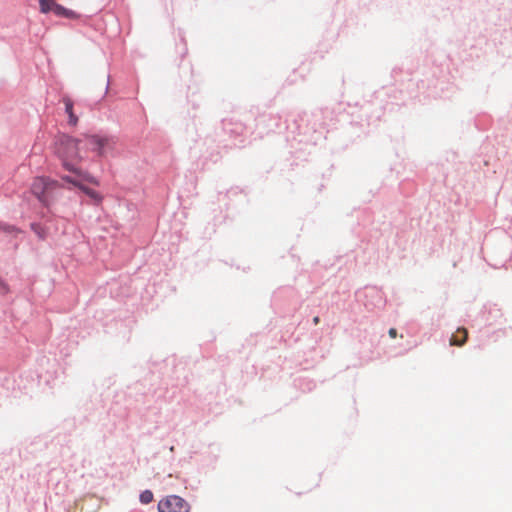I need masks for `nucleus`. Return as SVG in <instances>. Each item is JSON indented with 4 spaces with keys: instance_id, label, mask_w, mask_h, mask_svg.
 Wrapping results in <instances>:
<instances>
[{
    "instance_id": "nucleus-1",
    "label": "nucleus",
    "mask_w": 512,
    "mask_h": 512,
    "mask_svg": "<svg viewBox=\"0 0 512 512\" xmlns=\"http://www.w3.org/2000/svg\"><path fill=\"white\" fill-rule=\"evenodd\" d=\"M79 145L80 140L64 136L58 142L57 154L59 158L62 160V164L66 170L75 173L78 177L83 178V180L97 184L96 180L93 177H90L86 173H83L77 167L78 162L81 160V156L79 153Z\"/></svg>"
},
{
    "instance_id": "nucleus-2",
    "label": "nucleus",
    "mask_w": 512,
    "mask_h": 512,
    "mask_svg": "<svg viewBox=\"0 0 512 512\" xmlns=\"http://www.w3.org/2000/svg\"><path fill=\"white\" fill-rule=\"evenodd\" d=\"M58 186V183L55 181H50L47 178L39 177L34 180L31 190L40 202H42L45 206H48L50 202V194Z\"/></svg>"
},
{
    "instance_id": "nucleus-3",
    "label": "nucleus",
    "mask_w": 512,
    "mask_h": 512,
    "mask_svg": "<svg viewBox=\"0 0 512 512\" xmlns=\"http://www.w3.org/2000/svg\"><path fill=\"white\" fill-rule=\"evenodd\" d=\"M159 512H189V503L177 495H170L158 503Z\"/></svg>"
},
{
    "instance_id": "nucleus-4",
    "label": "nucleus",
    "mask_w": 512,
    "mask_h": 512,
    "mask_svg": "<svg viewBox=\"0 0 512 512\" xmlns=\"http://www.w3.org/2000/svg\"><path fill=\"white\" fill-rule=\"evenodd\" d=\"M40 11L44 14L52 12L56 16L71 18L73 12L58 4L55 0H39Z\"/></svg>"
},
{
    "instance_id": "nucleus-5",
    "label": "nucleus",
    "mask_w": 512,
    "mask_h": 512,
    "mask_svg": "<svg viewBox=\"0 0 512 512\" xmlns=\"http://www.w3.org/2000/svg\"><path fill=\"white\" fill-rule=\"evenodd\" d=\"M86 143L91 150L97 152L100 156H104L107 148H111V142L108 138L97 135L87 136Z\"/></svg>"
},
{
    "instance_id": "nucleus-6",
    "label": "nucleus",
    "mask_w": 512,
    "mask_h": 512,
    "mask_svg": "<svg viewBox=\"0 0 512 512\" xmlns=\"http://www.w3.org/2000/svg\"><path fill=\"white\" fill-rule=\"evenodd\" d=\"M63 179L73 184L74 186L79 187L86 195L92 198L95 202L100 203L102 201V196L98 192L80 184L79 179H82L81 177H78L77 175L75 178L66 176L63 177Z\"/></svg>"
},
{
    "instance_id": "nucleus-7",
    "label": "nucleus",
    "mask_w": 512,
    "mask_h": 512,
    "mask_svg": "<svg viewBox=\"0 0 512 512\" xmlns=\"http://www.w3.org/2000/svg\"><path fill=\"white\" fill-rule=\"evenodd\" d=\"M62 102L65 106V112L67 113L68 115V123L72 126H76L77 123H78V117L74 114V111H73V101L72 99L69 97V96H63L62 97Z\"/></svg>"
},
{
    "instance_id": "nucleus-8",
    "label": "nucleus",
    "mask_w": 512,
    "mask_h": 512,
    "mask_svg": "<svg viewBox=\"0 0 512 512\" xmlns=\"http://www.w3.org/2000/svg\"><path fill=\"white\" fill-rule=\"evenodd\" d=\"M468 338V332L465 328L457 329L456 333L453 334L450 338V345L452 346H462L466 343Z\"/></svg>"
},
{
    "instance_id": "nucleus-9",
    "label": "nucleus",
    "mask_w": 512,
    "mask_h": 512,
    "mask_svg": "<svg viewBox=\"0 0 512 512\" xmlns=\"http://www.w3.org/2000/svg\"><path fill=\"white\" fill-rule=\"evenodd\" d=\"M140 501L143 504H149L153 501V493L150 490H145L140 494Z\"/></svg>"
},
{
    "instance_id": "nucleus-10",
    "label": "nucleus",
    "mask_w": 512,
    "mask_h": 512,
    "mask_svg": "<svg viewBox=\"0 0 512 512\" xmlns=\"http://www.w3.org/2000/svg\"><path fill=\"white\" fill-rule=\"evenodd\" d=\"M9 292V287L8 285L3 282L2 280H0V294H7Z\"/></svg>"
},
{
    "instance_id": "nucleus-11",
    "label": "nucleus",
    "mask_w": 512,
    "mask_h": 512,
    "mask_svg": "<svg viewBox=\"0 0 512 512\" xmlns=\"http://www.w3.org/2000/svg\"><path fill=\"white\" fill-rule=\"evenodd\" d=\"M31 227L34 230V232L37 235H39L40 238H44V234L42 233V229L37 224H32Z\"/></svg>"
},
{
    "instance_id": "nucleus-12",
    "label": "nucleus",
    "mask_w": 512,
    "mask_h": 512,
    "mask_svg": "<svg viewBox=\"0 0 512 512\" xmlns=\"http://www.w3.org/2000/svg\"><path fill=\"white\" fill-rule=\"evenodd\" d=\"M388 333L391 338H395L397 336V330L395 328H390Z\"/></svg>"
},
{
    "instance_id": "nucleus-13",
    "label": "nucleus",
    "mask_w": 512,
    "mask_h": 512,
    "mask_svg": "<svg viewBox=\"0 0 512 512\" xmlns=\"http://www.w3.org/2000/svg\"><path fill=\"white\" fill-rule=\"evenodd\" d=\"M319 322H320L319 317H318V316H315V317L313 318V323H314L315 325H317Z\"/></svg>"
}]
</instances>
